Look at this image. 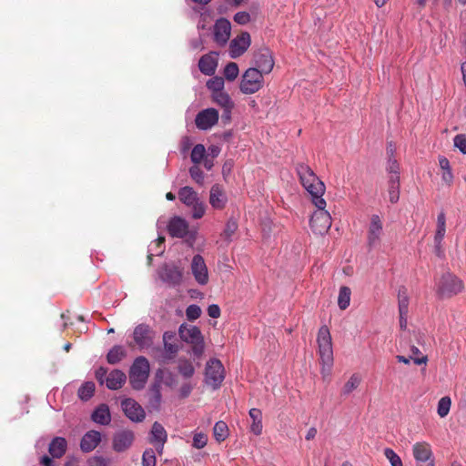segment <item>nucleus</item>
<instances>
[{"label": "nucleus", "instance_id": "nucleus-19", "mask_svg": "<svg viewBox=\"0 0 466 466\" xmlns=\"http://www.w3.org/2000/svg\"><path fill=\"white\" fill-rule=\"evenodd\" d=\"M231 24L226 18H219L214 25V40L220 46L228 43L230 37Z\"/></svg>", "mask_w": 466, "mask_h": 466}, {"label": "nucleus", "instance_id": "nucleus-52", "mask_svg": "<svg viewBox=\"0 0 466 466\" xmlns=\"http://www.w3.org/2000/svg\"><path fill=\"white\" fill-rule=\"evenodd\" d=\"M201 309L196 304L189 305L186 309V316L188 320H196L201 315Z\"/></svg>", "mask_w": 466, "mask_h": 466}, {"label": "nucleus", "instance_id": "nucleus-6", "mask_svg": "<svg viewBox=\"0 0 466 466\" xmlns=\"http://www.w3.org/2000/svg\"><path fill=\"white\" fill-rule=\"evenodd\" d=\"M264 86V77L261 71L255 67L248 68L242 75L239 90L245 95L258 92Z\"/></svg>", "mask_w": 466, "mask_h": 466}, {"label": "nucleus", "instance_id": "nucleus-7", "mask_svg": "<svg viewBox=\"0 0 466 466\" xmlns=\"http://www.w3.org/2000/svg\"><path fill=\"white\" fill-rule=\"evenodd\" d=\"M205 383L212 390L220 388L225 379V369L218 359L209 360L205 368Z\"/></svg>", "mask_w": 466, "mask_h": 466}, {"label": "nucleus", "instance_id": "nucleus-63", "mask_svg": "<svg viewBox=\"0 0 466 466\" xmlns=\"http://www.w3.org/2000/svg\"><path fill=\"white\" fill-rule=\"evenodd\" d=\"M202 162L205 168L208 170H210L214 166V158L208 157V156H207Z\"/></svg>", "mask_w": 466, "mask_h": 466}, {"label": "nucleus", "instance_id": "nucleus-14", "mask_svg": "<svg viewBox=\"0 0 466 466\" xmlns=\"http://www.w3.org/2000/svg\"><path fill=\"white\" fill-rule=\"evenodd\" d=\"M121 408L125 415L132 421L141 422L146 418L142 406L135 400L127 398L121 401Z\"/></svg>", "mask_w": 466, "mask_h": 466}, {"label": "nucleus", "instance_id": "nucleus-25", "mask_svg": "<svg viewBox=\"0 0 466 466\" xmlns=\"http://www.w3.org/2000/svg\"><path fill=\"white\" fill-rule=\"evenodd\" d=\"M446 233V216L444 212H440L437 217V228L434 236L435 248L438 255L441 252V242Z\"/></svg>", "mask_w": 466, "mask_h": 466}, {"label": "nucleus", "instance_id": "nucleus-20", "mask_svg": "<svg viewBox=\"0 0 466 466\" xmlns=\"http://www.w3.org/2000/svg\"><path fill=\"white\" fill-rule=\"evenodd\" d=\"M382 222L378 215H372L368 230V244L370 248L376 247L382 236Z\"/></svg>", "mask_w": 466, "mask_h": 466}, {"label": "nucleus", "instance_id": "nucleus-44", "mask_svg": "<svg viewBox=\"0 0 466 466\" xmlns=\"http://www.w3.org/2000/svg\"><path fill=\"white\" fill-rule=\"evenodd\" d=\"M238 74H239V69H238V66L236 63L234 62H230L228 63L225 68H224V71H223V75H224V77L228 80V81H234L237 79V77L238 76Z\"/></svg>", "mask_w": 466, "mask_h": 466}, {"label": "nucleus", "instance_id": "nucleus-49", "mask_svg": "<svg viewBox=\"0 0 466 466\" xmlns=\"http://www.w3.org/2000/svg\"><path fill=\"white\" fill-rule=\"evenodd\" d=\"M384 455L389 460L391 466H402L400 457L393 450L386 448L384 450Z\"/></svg>", "mask_w": 466, "mask_h": 466}, {"label": "nucleus", "instance_id": "nucleus-23", "mask_svg": "<svg viewBox=\"0 0 466 466\" xmlns=\"http://www.w3.org/2000/svg\"><path fill=\"white\" fill-rule=\"evenodd\" d=\"M176 339V334L172 331H166L163 334L164 342V359L170 360L174 359L179 351V347L177 343L173 342Z\"/></svg>", "mask_w": 466, "mask_h": 466}, {"label": "nucleus", "instance_id": "nucleus-58", "mask_svg": "<svg viewBox=\"0 0 466 466\" xmlns=\"http://www.w3.org/2000/svg\"><path fill=\"white\" fill-rule=\"evenodd\" d=\"M193 389H194V385H193V384H191L190 382H185V383H183V384L180 386L179 390H178V391H179V396H180L181 398H183V399L187 398V397L190 395V393H191V391L193 390Z\"/></svg>", "mask_w": 466, "mask_h": 466}, {"label": "nucleus", "instance_id": "nucleus-3", "mask_svg": "<svg viewBox=\"0 0 466 466\" xmlns=\"http://www.w3.org/2000/svg\"><path fill=\"white\" fill-rule=\"evenodd\" d=\"M150 365L147 358L140 356L135 359L129 370V382L134 390H142L149 377Z\"/></svg>", "mask_w": 466, "mask_h": 466}, {"label": "nucleus", "instance_id": "nucleus-12", "mask_svg": "<svg viewBox=\"0 0 466 466\" xmlns=\"http://www.w3.org/2000/svg\"><path fill=\"white\" fill-rule=\"evenodd\" d=\"M253 63L255 68L261 71V74H269L274 66V59L268 48H261L254 53Z\"/></svg>", "mask_w": 466, "mask_h": 466}, {"label": "nucleus", "instance_id": "nucleus-43", "mask_svg": "<svg viewBox=\"0 0 466 466\" xmlns=\"http://www.w3.org/2000/svg\"><path fill=\"white\" fill-rule=\"evenodd\" d=\"M95 383L92 381H87L82 384V386L78 390V397L82 400H89L95 392Z\"/></svg>", "mask_w": 466, "mask_h": 466}, {"label": "nucleus", "instance_id": "nucleus-22", "mask_svg": "<svg viewBox=\"0 0 466 466\" xmlns=\"http://www.w3.org/2000/svg\"><path fill=\"white\" fill-rule=\"evenodd\" d=\"M101 441V434L97 431H89L82 437L80 449L84 452L94 451Z\"/></svg>", "mask_w": 466, "mask_h": 466}, {"label": "nucleus", "instance_id": "nucleus-42", "mask_svg": "<svg viewBox=\"0 0 466 466\" xmlns=\"http://www.w3.org/2000/svg\"><path fill=\"white\" fill-rule=\"evenodd\" d=\"M206 157H207V154H206V148H205L204 145L198 144L193 147V149L191 151L190 158H191V161L195 165L200 164Z\"/></svg>", "mask_w": 466, "mask_h": 466}, {"label": "nucleus", "instance_id": "nucleus-32", "mask_svg": "<svg viewBox=\"0 0 466 466\" xmlns=\"http://www.w3.org/2000/svg\"><path fill=\"white\" fill-rule=\"evenodd\" d=\"M162 402V395L160 392V385L156 383L150 388V397L148 400L149 407L155 410H159Z\"/></svg>", "mask_w": 466, "mask_h": 466}, {"label": "nucleus", "instance_id": "nucleus-27", "mask_svg": "<svg viewBox=\"0 0 466 466\" xmlns=\"http://www.w3.org/2000/svg\"><path fill=\"white\" fill-rule=\"evenodd\" d=\"M218 59L215 56L204 55L198 62L199 70L206 76H212L217 68Z\"/></svg>", "mask_w": 466, "mask_h": 466}, {"label": "nucleus", "instance_id": "nucleus-13", "mask_svg": "<svg viewBox=\"0 0 466 466\" xmlns=\"http://www.w3.org/2000/svg\"><path fill=\"white\" fill-rule=\"evenodd\" d=\"M218 118V111L215 108H207L201 110L196 116V127L199 130H208L217 125Z\"/></svg>", "mask_w": 466, "mask_h": 466}, {"label": "nucleus", "instance_id": "nucleus-31", "mask_svg": "<svg viewBox=\"0 0 466 466\" xmlns=\"http://www.w3.org/2000/svg\"><path fill=\"white\" fill-rule=\"evenodd\" d=\"M167 440V433L165 428L159 422H154L150 431V442L152 444H157V442L165 444Z\"/></svg>", "mask_w": 466, "mask_h": 466}, {"label": "nucleus", "instance_id": "nucleus-53", "mask_svg": "<svg viewBox=\"0 0 466 466\" xmlns=\"http://www.w3.org/2000/svg\"><path fill=\"white\" fill-rule=\"evenodd\" d=\"M387 170L390 174V178H393L395 176L399 177L400 166L398 161L393 157H389L387 164Z\"/></svg>", "mask_w": 466, "mask_h": 466}, {"label": "nucleus", "instance_id": "nucleus-9", "mask_svg": "<svg viewBox=\"0 0 466 466\" xmlns=\"http://www.w3.org/2000/svg\"><path fill=\"white\" fill-rule=\"evenodd\" d=\"M158 278L169 287H177L182 283L183 268L175 263H165L157 270Z\"/></svg>", "mask_w": 466, "mask_h": 466}, {"label": "nucleus", "instance_id": "nucleus-62", "mask_svg": "<svg viewBox=\"0 0 466 466\" xmlns=\"http://www.w3.org/2000/svg\"><path fill=\"white\" fill-rule=\"evenodd\" d=\"M228 6L237 8L243 4H246L248 0H222Z\"/></svg>", "mask_w": 466, "mask_h": 466}, {"label": "nucleus", "instance_id": "nucleus-59", "mask_svg": "<svg viewBox=\"0 0 466 466\" xmlns=\"http://www.w3.org/2000/svg\"><path fill=\"white\" fill-rule=\"evenodd\" d=\"M108 376L106 369L100 367L96 371V378L99 381L100 384H104L106 381V377Z\"/></svg>", "mask_w": 466, "mask_h": 466}, {"label": "nucleus", "instance_id": "nucleus-38", "mask_svg": "<svg viewBox=\"0 0 466 466\" xmlns=\"http://www.w3.org/2000/svg\"><path fill=\"white\" fill-rule=\"evenodd\" d=\"M177 370L179 374L186 379H189L195 374V368L193 364L186 359L178 360Z\"/></svg>", "mask_w": 466, "mask_h": 466}, {"label": "nucleus", "instance_id": "nucleus-29", "mask_svg": "<svg viewBox=\"0 0 466 466\" xmlns=\"http://www.w3.org/2000/svg\"><path fill=\"white\" fill-rule=\"evenodd\" d=\"M67 441L63 437L54 438L48 447V451L53 458H61L66 451Z\"/></svg>", "mask_w": 466, "mask_h": 466}, {"label": "nucleus", "instance_id": "nucleus-11", "mask_svg": "<svg viewBox=\"0 0 466 466\" xmlns=\"http://www.w3.org/2000/svg\"><path fill=\"white\" fill-rule=\"evenodd\" d=\"M412 453L419 466H434L433 453L428 442H416L412 446Z\"/></svg>", "mask_w": 466, "mask_h": 466}, {"label": "nucleus", "instance_id": "nucleus-35", "mask_svg": "<svg viewBox=\"0 0 466 466\" xmlns=\"http://www.w3.org/2000/svg\"><path fill=\"white\" fill-rule=\"evenodd\" d=\"M212 98L215 103L220 106L222 108H233L234 103L231 100L229 95L224 90L212 94Z\"/></svg>", "mask_w": 466, "mask_h": 466}, {"label": "nucleus", "instance_id": "nucleus-33", "mask_svg": "<svg viewBox=\"0 0 466 466\" xmlns=\"http://www.w3.org/2000/svg\"><path fill=\"white\" fill-rule=\"evenodd\" d=\"M439 164L442 170L441 179L442 181L451 186L453 181V175L451 169L450 162L445 157H439Z\"/></svg>", "mask_w": 466, "mask_h": 466}, {"label": "nucleus", "instance_id": "nucleus-39", "mask_svg": "<svg viewBox=\"0 0 466 466\" xmlns=\"http://www.w3.org/2000/svg\"><path fill=\"white\" fill-rule=\"evenodd\" d=\"M361 379L358 374H352L347 382L344 384L341 394L344 396L350 395L353 390H355L360 384Z\"/></svg>", "mask_w": 466, "mask_h": 466}, {"label": "nucleus", "instance_id": "nucleus-30", "mask_svg": "<svg viewBox=\"0 0 466 466\" xmlns=\"http://www.w3.org/2000/svg\"><path fill=\"white\" fill-rule=\"evenodd\" d=\"M91 419L100 425H108L111 421L109 408L106 404L99 405L92 413Z\"/></svg>", "mask_w": 466, "mask_h": 466}, {"label": "nucleus", "instance_id": "nucleus-61", "mask_svg": "<svg viewBox=\"0 0 466 466\" xmlns=\"http://www.w3.org/2000/svg\"><path fill=\"white\" fill-rule=\"evenodd\" d=\"M220 153V147L216 146V145H212L210 147H208V150H206V154L207 156H208V157H211V158H216Z\"/></svg>", "mask_w": 466, "mask_h": 466}, {"label": "nucleus", "instance_id": "nucleus-60", "mask_svg": "<svg viewBox=\"0 0 466 466\" xmlns=\"http://www.w3.org/2000/svg\"><path fill=\"white\" fill-rule=\"evenodd\" d=\"M208 314L213 319H218L220 316V309L217 304L209 305L208 308Z\"/></svg>", "mask_w": 466, "mask_h": 466}, {"label": "nucleus", "instance_id": "nucleus-50", "mask_svg": "<svg viewBox=\"0 0 466 466\" xmlns=\"http://www.w3.org/2000/svg\"><path fill=\"white\" fill-rule=\"evenodd\" d=\"M237 228H238L237 222L233 219H229L227 222L226 227L223 230V233H222L223 238L226 240L229 241L231 239V237L236 232Z\"/></svg>", "mask_w": 466, "mask_h": 466}, {"label": "nucleus", "instance_id": "nucleus-18", "mask_svg": "<svg viewBox=\"0 0 466 466\" xmlns=\"http://www.w3.org/2000/svg\"><path fill=\"white\" fill-rule=\"evenodd\" d=\"M134 432L129 430H122L115 433L113 437V449L116 452H123L129 449L134 441Z\"/></svg>", "mask_w": 466, "mask_h": 466}, {"label": "nucleus", "instance_id": "nucleus-57", "mask_svg": "<svg viewBox=\"0 0 466 466\" xmlns=\"http://www.w3.org/2000/svg\"><path fill=\"white\" fill-rule=\"evenodd\" d=\"M234 21L239 25H246L250 21V15L248 12H238L234 15Z\"/></svg>", "mask_w": 466, "mask_h": 466}, {"label": "nucleus", "instance_id": "nucleus-46", "mask_svg": "<svg viewBox=\"0 0 466 466\" xmlns=\"http://www.w3.org/2000/svg\"><path fill=\"white\" fill-rule=\"evenodd\" d=\"M451 400L450 397H442L438 402L437 412L441 418L446 417L451 410Z\"/></svg>", "mask_w": 466, "mask_h": 466}, {"label": "nucleus", "instance_id": "nucleus-21", "mask_svg": "<svg viewBox=\"0 0 466 466\" xmlns=\"http://www.w3.org/2000/svg\"><path fill=\"white\" fill-rule=\"evenodd\" d=\"M228 203V197L221 185L215 184L210 188L209 204L215 209H223Z\"/></svg>", "mask_w": 466, "mask_h": 466}, {"label": "nucleus", "instance_id": "nucleus-10", "mask_svg": "<svg viewBox=\"0 0 466 466\" xmlns=\"http://www.w3.org/2000/svg\"><path fill=\"white\" fill-rule=\"evenodd\" d=\"M326 205L327 203L325 202L322 207H316L317 210L311 216L310 227L316 234L322 235L331 227V217L325 209Z\"/></svg>", "mask_w": 466, "mask_h": 466}, {"label": "nucleus", "instance_id": "nucleus-26", "mask_svg": "<svg viewBox=\"0 0 466 466\" xmlns=\"http://www.w3.org/2000/svg\"><path fill=\"white\" fill-rule=\"evenodd\" d=\"M127 380L126 374L120 370H112L106 379V385L109 390L120 389Z\"/></svg>", "mask_w": 466, "mask_h": 466}, {"label": "nucleus", "instance_id": "nucleus-41", "mask_svg": "<svg viewBox=\"0 0 466 466\" xmlns=\"http://www.w3.org/2000/svg\"><path fill=\"white\" fill-rule=\"evenodd\" d=\"M213 432L218 441H223L228 436V427L226 422L219 420L215 423Z\"/></svg>", "mask_w": 466, "mask_h": 466}, {"label": "nucleus", "instance_id": "nucleus-51", "mask_svg": "<svg viewBox=\"0 0 466 466\" xmlns=\"http://www.w3.org/2000/svg\"><path fill=\"white\" fill-rule=\"evenodd\" d=\"M156 455L152 449H147L142 456V466H156Z\"/></svg>", "mask_w": 466, "mask_h": 466}, {"label": "nucleus", "instance_id": "nucleus-54", "mask_svg": "<svg viewBox=\"0 0 466 466\" xmlns=\"http://www.w3.org/2000/svg\"><path fill=\"white\" fill-rule=\"evenodd\" d=\"M208 437L206 434L202 432H198L194 434L193 437V447L196 449H202L207 445Z\"/></svg>", "mask_w": 466, "mask_h": 466}, {"label": "nucleus", "instance_id": "nucleus-2", "mask_svg": "<svg viewBox=\"0 0 466 466\" xmlns=\"http://www.w3.org/2000/svg\"><path fill=\"white\" fill-rule=\"evenodd\" d=\"M317 342L321 364V375L325 379L330 376L334 360L331 336L327 326H322L319 329Z\"/></svg>", "mask_w": 466, "mask_h": 466}, {"label": "nucleus", "instance_id": "nucleus-36", "mask_svg": "<svg viewBox=\"0 0 466 466\" xmlns=\"http://www.w3.org/2000/svg\"><path fill=\"white\" fill-rule=\"evenodd\" d=\"M389 198L391 203H396L400 198V177L389 178Z\"/></svg>", "mask_w": 466, "mask_h": 466}, {"label": "nucleus", "instance_id": "nucleus-64", "mask_svg": "<svg viewBox=\"0 0 466 466\" xmlns=\"http://www.w3.org/2000/svg\"><path fill=\"white\" fill-rule=\"evenodd\" d=\"M317 435V429L315 427H311L308 430L307 434L305 436L306 440L310 441L313 440Z\"/></svg>", "mask_w": 466, "mask_h": 466}, {"label": "nucleus", "instance_id": "nucleus-15", "mask_svg": "<svg viewBox=\"0 0 466 466\" xmlns=\"http://www.w3.org/2000/svg\"><path fill=\"white\" fill-rule=\"evenodd\" d=\"M192 275L198 284L204 286L208 282V270L201 255H195L190 265Z\"/></svg>", "mask_w": 466, "mask_h": 466}, {"label": "nucleus", "instance_id": "nucleus-16", "mask_svg": "<svg viewBox=\"0 0 466 466\" xmlns=\"http://www.w3.org/2000/svg\"><path fill=\"white\" fill-rule=\"evenodd\" d=\"M251 44L250 35L248 32H242L240 35L231 40L229 44V56L231 58H238L242 56Z\"/></svg>", "mask_w": 466, "mask_h": 466}, {"label": "nucleus", "instance_id": "nucleus-5", "mask_svg": "<svg viewBox=\"0 0 466 466\" xmlns=\"http://www.w3.org/2000/svg\"><path fill=\"white\" fill-rule=\"evenodd\" d=\"M464 284L461 279L451 272L444 273L436 283V290L442 298H451L461 292Z\"/></svg>", "mask_w": 466, "mask_h": 466}, {"label": "nucleus", "instance_id": "nucleus-48", "mask_svg": "<svg viewBox=\"0 0 466 466\" xmlns=\"http://www.w3.org/2000/svg\"><path fill=\"white\" fill-rule=\"evenodd\" d=\"M189 174L192 179L202 186L204 184V173L198 165H195L189 168Z\"/></svg>", "mask_w": 466, "mask_h": 466}, {"label": "nucleus", "instance_id": "nucleus-34", "mask_svg": "<svg viewBox=\"0 0 466 466\" xmlns=\"http://www.w3.org/2000/svg\"><path fill=\"white\" fill-rule=\"evenodd\" d=\"M127 351L124 347L116 345L114 346L107 353L106 360L110 364H116L126 357Z\"/></svg>", "mask_w": 466, "mask_h": 466}, {"label": "nucleus", "instance_id": "nucleus-28", "mask_svg": "<svg viewBox=\"0 0 466 466\" xmlns=\"http://www.w3.org/2000/svg\"><path fill=\"white\" fill-rule=\"evenodd\" d=\"M248 415L251 420L250 431L256 436L261 435L263 431L262 411L259 409L252 408L249 410Z\"/></svg>", "mask_w": 466, "mask_h": 466}, {"label": "nucleus", "instance_id": "nucleus-56", "mask_svg": "<svg viewBox=\"0 0 466 466\" xmlns=\"http://www.w3.org/2000/svg\"><path fill=\"white\" fill-rule=\"evenodd\" d=\"M454 147H457L462 154H466V136L457 135L454 139Z\"/></svg>", "mask_w": 466, "mask_h": 466}, {"label": "nucleus", "instance_id": "nucleus-17", "mask_svg": "<svg viewBox=\"0 0 466 466\" xmlns=\"http://www.w3.org/2000/svg\"><path fill=\"white\" fill-rule=\"evenodd\" d=\"M153 331L148 325L139 324L134 329L133 338L140 349L150 347L153 343Z\"/></svg>", "mask_w": 466, "mask_h": 466}, {"label": "nucleus", "instance_id": "nucleus-55", "mask_svg": "<svg viewBox=\"0 0 466 466\" xmlns=\"http://www.w3.org/2000/svg\"><path fill=\"white\" fill-rule=\"evenodd\" d=\"M111 461L103 456H93L88 460L89 466H110Z\"/></svg>", "mask_w": 466, "mask_h": 466}, {"label": "nucleus", "instance_id": "nucleus-47", "mask_svg": "<svg viewBox=\"0 0 466 466\" xmlns=\"http://www.w3.org/2000/svg\"><path fill=\"white\" fill-rule=\"evenodd\" d=\"M396 359L398 360L399 362H401L404 364H410L411 360H413V362L416 365H421V364L426 365L428 362V357L426 355H421L420 358H413V357L407 358V357H404L401 355H398L396 357Z\"/></svg>", "mask_w": 466, "mask_h": 466}, {"label": "nucleus", "instance_id": "nucleus-8", "mask_svg": "<svg viewBox=\"0 0 466 466\" xmlns=\"http://www.w3.org/2000/svg\"><path fill=\"white\" fill-rule=\"evenodd\" d=\"M178 198L182 203L192 208V217L201 218L206 211L205 204L199 200L198 193L190 187H181L178 191Z\"/></svg>", "mask_w": 466, "mask_h": 466}, {"label": "nucleus", "instance_id": "nucleus-45", "mask_svg": "<svg viewBox=\"0 0 466 466\" xmlns=\"http://www.w3.org/2000/svg\"><path fill=\"white\" fill-rule=\"evenodd\" d=\"M224 85V78L221 76H214L207 82V87L212 91V94L222 91Z\"/></svg>", "mask_w": 466, "mask_h": 466}, {"label": "nucleus", "instance_id": "nucleus-4", "mask_svg": "<svg viewBox=\"0 0 466 466\" xmlns=\"http://www.w3.org/2000/svg\"><path fill=\"white\" fill-rule=\"evenodd\" d=\"M180 339L192 346V352L200 357L205 350V341L201 330L197 326L182 324L178 329Z\"/></svg>", "mask_w": 466, "mask_h": 466}, {"label": "nucleus", "instance_id": "nucleus-24", "mask_svg": "<svg viewBox=\"0 0 466 466\" xmlns=\"http://www.w3.org/2000/svg\"><path fill=\"white\" fill-rule=\"evenodd\" d=\"M167 229L172 237L182 238L188 233V224L185 219L175 217L169 221Z\"/></svg>", "mask_w": 466, "mask_h": 466}, {"label": "nucleus", "instance_id": "nucleus-37", "mask_svg": "<svg viewBox=\"0 0 466 466\" xmlns=\"http://www.w3.org/2000/svg\"><path fill=\"white\" fill-rule=\"evenodd\" d=\"M398 304L400 315L408 314L409 312V296L404 287L399 289Z\"/></svg>", "mask_w": 466, "mask_h": 466}, {"label": "nucleus", "instance_id": "nucleus-1", "mask_svg": "<svg viewBox=\"0 0 466 466\" xmlns=\"http://www.w3.org/2000/svg\"><path fill=\"white\" fill-rule=\"evenodd\" d=\"M300 183L311 196V201L315 207H322L325 204L323 195L325 193L324 183L317 177L314 171L306 164L299 163L296 167Z\"/></svg>", "mask_w": 466, "mask_h": 466}, {"label": "nucleus", "instance_id": "nucleus-40", "mask_svg": "<svg viewBox=\"0 0 466 466\" xmlns=\"http://www.w3.org/2000/svg\"><path fill=\"white\" fill-rule=\"evenodd\" d=\"M351 291L349 287L343 286L339 289L338 297V306L340 309H346L350 303Z\"/></svg>", "mask_w": 466, "mask_h": 466}]
</instances>
